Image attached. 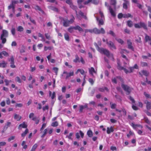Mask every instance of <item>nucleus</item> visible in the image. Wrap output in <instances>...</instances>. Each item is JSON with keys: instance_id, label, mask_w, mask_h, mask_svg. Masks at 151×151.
<instances>
[{"instance_id": "f257e3e1", "label": "nucleus", "mask_w": 151, "mask_h": 151, "mask_svg": "<svg viewBox=\"0 0 151 151\" xmlns=\"http://www.w3.org/2000/svg\"><path fill=\"white\" fill-rule=\"evenodd\" d=\"M72 18L69 20H68L67 18H64L62 17H60L61 19V22H63V25L64 27H68L70 24L73 23L74 22L75 18L73 15H72Z\"/></svg>"}, {"instance_id": "f03ea898", "label": "nucleus", "mask_w": 151, "mask_h": 151, "mask_svg": "<svg viewBox=\"0 0 151 151\" xmlns=\"http://www.w3.org/2000/svg\"><path fill=\"white\" fill-rule=\"evenodd\" d=\"M121 87L126 92V94L127 95L129 94L131 91L133 90V88L126 84H122Z\"/></svg>"}, {"instance_id": "7ed1b4c3", "label": "nucleus", "mask_w": 151, "mask_h": 151, "mask_svg": "<svg viewBox=\"0 0 151 151\" xmlns=\"http://www.w3.org/2000/svg\"><path fill=\"white\" fill-rule=\"evenodd\" d=\"M8 36V32L6 30H2V33L1 36V40H2V43L4 44L6 42V37Z\"/></svg>"}, {"instance_id": "20e7f679", "label": "nucleus", "mask_w": 151, "mask_h": 151, "mask_svg": "<svg viewBox=\"0 0 151 151\" xmlns=\"http://www.w3.org/2000/svg\"><path fill=\"white\" fill-rule=\"evenodd\" d=\"M134 26L136 28L139 29L141 28H143L145 29H147V25L144 22H140L138 23L135 24H134Z\"/></svg>"}, {"instance_id": "39448f33", "label": "nucleus", "mask_w": 151, "mask_h": 151, "mask_svg": "<svg viewBox=\"0 0 151 151\" xmlns=\"http://www.w3.org/2000/svg\"><path fill=\"white\" fill-rule=\"evenodd\" d=\"M118 69L120 70H123L124 72L127 74L132 73L133 71V68L132 67H130L129 68V70H128L126 68H124V67L121 66L119 64H118Z\"/></svg>"}, {"instance_id": "423d86ee", "label": "nucleus", "mask_w": 151, "mask_h": 151, "mask_svg": "<svg viewBox=\"0 0 151 151\" xmlns=\"http://www.w3.org/2000/svg\"><path fill=\"white\" fill-rule=\"evenodd\" d=\"M92 33H94L96 34H99L101 33L104 34L105 32L104 29L103 28H101L100 30L99 29L96 28H95L92 29Z\"/></svg>"}, {"instance_id": "0eeeda50", "label": "nucleus", "mask_w": 151, "mask_h": 151, "mask_svg": "<svg viewBox=\"0 0 151 151\" xmlns=\"http://www.w3.org/2000/svg\"><path fill=\"white\" fill-rule=\"evenodd\" d=\"M18 3L19 1H12V4L8 6V9H10L12 8L13 13H14L15 12V5Z\"/></svg>"}, {"instance_id": "6e6552de", "label": "nucleus", "mask_w": 151, "mask_h": 151, "mask_svg": "<svg viewBox=\"0 0 151 151\" xmlns=\"http://www.w3.org/2000/svg\"><path fill=\"white\" fill-rule=\"evenodd\" d=\"M63 74H66L65 78L66 79H68L71 76H73L74 75V72L73 71H70L69 73H68L66 71H64L63 73Z\"/></svg>"}, {"instance_id": "1a4fd4ad", "label": "nucleus", "mask_w": 151, "mask_h": 151, "mask_svg": "<svg viewBox=\"0 0 151 151\" xmlns=\"http://www.w3.org/2000/svg\"><path fill=\"white\" fill-rule=\"evenodd\" d=\"M99 52L101 53L104 54L107 57L109 56V54H110L109 51L108 50L103 48H101L99 50Z\"/></svg>"}, {"instance_id": "9d476101", "label": "nucleus", "mask_w": 151, "mask_h": 151, "mask_svg": "<svg viewBox=\"0 0 151 151\" xmlns=\"http://www.w3.org/2000/svg\"><path fill=\"white\" fill-rule=\"evenodd\" d=\"M105 5L106 6L108 7V9L109 10V12L111 13V15L113 17L115 16L116 14L115 13V12L113 10V9H112L111 6L108 5L107 3L106 2L105 3Z\"/></svg>"}, {"instance_id": "9b49d317", "label": "nucleus", "mask_w": 151, "mask_h": 151, "mask_svg": "<svg viewBox=\"0 0 151 151\" xmlns=\"http://www.w3.org/2000/svg\"><path fill=\"white\" fill-rule=\"evenodd\" d=\"M107 44L108 45L109 47L112 50L116 49V47L112 41H110L109 42H107Z\"/></svg>"}, {"instance_id": "f8f14e48", "label": "nucleus", "mask_w": 151, "mask_h": 151, "mask_svg": "<svg viewBox=\"0 0 151 151\" xmlns=\"http://www.w3.org/2000/svg\"><path fill=\"white\" fill-rule=\"evenodd\" d=\"M128 48L129 49H131L132 50H134V48L132 46V43L131 40H127Z\"/></svg>"}, {"instance_id": "ddd939ff", "label": "nucleus", "mask_w": 151, "mask_h": 151, "mask_svg": "<svg viewBox=\"0 0 151 151\" xmlns=\"http://www.w3.org/2000/svg\"><path fill=\"white\" fill-rule=\"evenodd\" d=\"M120 80L121 82L123 81V79L120 76L116 77V78H114L112 79V82L115 83H117V80Z\"/></svg>"}, {"instance_id": "4468645a", "label": "nucleus", "mask_w": 151, "mask_h": 151, "mask_svg": "<svg viewBox=\"0 0 151 151\" xmlns=\"http://www.w3.org/2000/svg\"><path fill=\"white\" fill-rule=\"evenodd\" d=\"M139 74L141 76H142V74L146 76H148L149 75V73L146 70H142L141 72H139Z\"/></svg>"}, {"instance_id": "2eb2a0df", "label": "nucleus", "mask_w": 151, "mask_h": 151, "mask_svg": "<svg viewBox=\"0 0 151 151\" xmlns=\"http://www.w3.org/2000/svg\"><path fill=\"white\" fill-rule=\"evenodd\" d=\"M144 103L146 104V108L148 110L151 109V103L148 101L146 100L145 101Z\"/></svg>"}, {"instance_id": "dca6fc26", "label": "nucleus", "mask_w": 151, "mask_h": 151, "mask_svg": "<svg viewBox=\"0 0 151 151\" xmlns=\"http://www.w3.org/2000/svg\"><path fill=\"white\" fill-rule=\"evenodd\" d=\"M10 64L11 67L12 68H14L16 67L15 65H14V59L13 56H12L10 58Z\"/></svg>"}, {"instance_id": "f3484780", "label": "nucleus", "mask_w": 151, "mask_h": 151, "mask_svg": "<svg viewBox=\"0 0 151 151\" xmlns=\"http://www.w3.org/2000/svg\"><path fill=\"white\" fill-rule=\"evenodd\" d=\"M89 73L92 76H93V73H96V72L93 67H91L89 68Z\"/></svg>"}, {"instance_id": "a211bd4d", "label": "nucleus", "mask_w": 151, "mask_h": 151, "mask_svg": "<svg viewBox=\"0 0 151 151\" xmlns=\"http://www.w3.org/2000/svg\"><path fill=\"white\" fill-rule=\"evenodd\" d=\"M96 20L97 21L99 22V25H102L104 24V19H99V18L97 17H96Z\"/></svg>"}, {"instance_id": "6ab92c4d", "label": "nucleus", "mask_w": 151, "mask_h": 151, "mask_svg": "<svg viewBox=\"0 0 151 151\" xmlns=\"http://www.w3.org/2000/svg\"><path fill=\"white\" fill-rule=\"evenodd\" d=\"M74 29L78 30L80 32H83V29L79 26L76 25L74 27Z\"/></svg>"}, {"instance_id": "aec40b11", "label": "nucleus", "mask_w": 151, "mask_h": 151, "mask_svg": "<svg viewBox=\"0 0 151 151\" xmlns=\"http://www.w3.org/2000/svg\"><path fill=\"white\" fill-rule=\"evenodd\" d=\"M125 2L123 3V7L124 9H127V6L129 4V2L127 1H125Z\"/></svg>"}, {"instance_id": "412c9836", "label": "nucleus", "mask_w": 151, "mask_h": 151, "mask_svg": "<svg viewBox=\"0 0 151 151\" xmlns=\"http://www.w3.org/2000/svg\"><path fill=\"white\" fill-rule=\"evenodd\" d=\"M27 125L25 124V122H23V123L19 125L18 129H20V127L24 128H27Z\"/></svg>"}, {"instance_id": "4be33fe9", "label": "nucleus", "mask_w": 151, "mask_h": 151, "mask_svg": "<svg viewBox=\"0 0 151 151\" xmlns=\"http://www.w3.org/2000/svg\"><path fill=\"white\" fill-rule=\"evenodd\" d=\"M22 117L19 115L16 114H14V118L17 121H19L21 119Z\"/></svg>"}, {"instance_id": "5701e85b", "label": "nucleus", "mask_w": 151, "mask_h": 151, "mask_svg": "<svg viewBox=\"0 0 151 151\" xmlns=\"http://www.w3.org/2000/svg\"><path fill=\"white\" fill-rule=\"evenodd\" d=\"M113 131L114 129L112 127L107 128V134H109L111 132H113Z\"/></svg>"}, {"instance_id": "b1692460", "label": "nucleus", "mask_w": 151, "mask_h": 151, "mask_svg": "<svg viewBox=\"0 0 151 151\" xmlns=\"http://www.w3.org/2000/svg\"><path fill=\"white\" fill-rule=\"evenodd\" d=\"M127 25L129 27H131L133 25V22L131 20H128L127 22Z\"/></svg>"}, {"instance_id": "393cba45", "label": "nucleus", "mask_w": 151, "mask_h": 151, "mask_svg": "<svg viewBox=\"0 0 151 151\" xmlns=\"http://www.w3.org/2000/svg\"><path fill=\"white\" fill-rule=\"evenodd\" d=\"M11 124V123L10 122H7V123L5 124V126L4 127V130H6L8 127H9L10 126Z\"/></svg>"}, {"instance_id": "a878e982", "label": "nucleus", "mask_w": 151, "mask_h": 151, "mask_svg": "<svg viewBox=\"0 0 151 151\" xmlns=\"http://www.w3.org/2000/svg\"><path fill=\"white\" fill-rule=\"evenodd\" d=\"M29 130L28 129H26L25 131L22 133L21 134V136L22 137H24L28 133Z\"/></svg>"}, {"instance_id": "bb28decb", "label": "nucleus", "mask_w": 151, "mask_h": 151, "mask_svg": "<svg viewBox=\"0 0 151 151\" xmlns=\"http://www.w3.org/2000/svg\"><path fill=\"white\" fill-rule=\"evenodd\" d=\"M70 7L72 9H73L75 11L76 13V14H77V11H76V9H77V7L76 6L74 5L73 4H70Z\"/></svg>"}, {"instance_id": "cd10ccee", "label": "nucleus", "mask_w": 151, "mask_h": 151, "mask_svg": "<svg viewBox=\"0 0 151 151\" xmlns=\"http://www.w3.org/2000/svg\"><path fill=\"white\" fill-rule=\"evenodd\" d=\"M49 95L50 96H51V99H53L55 96V92H53L52 93V95L51 96V92L50 91H49Z\"/></svg>"}, {"instance_id": "c85d7f7f", "label": "nucleus", "mask_w": 151, "mask_h": 151, "mask_svg": "<svg viewBox=\"0 0 151 151\" xmlns=\"http://www.w3.org/2000/svg\"><path fill=\"white\" fill-rule=\"evenodd\" d=\"M7 63L4 61H3L1 63H0V67L5 68L6 67Z\"/></svg>"}, {"instance_id": "c756f323", "label": "nucleus", "mask_w": 151, "mask_h": 151, "mask_svg": "<svg viewBox=\"0 0 151 151\" xmlns=\"http://www.w3.org/2000/svg\"><path fill=\"white\" fill-rule=\"evenodd\" d=\"M87 134L88 136L90 137L93 136V132L91 130H89L88 131Z\"/></svg>"}, {"instance_id": "7c9ffc66", "label": "nucleus", "mask_w": 151, "mask_h": 151, "mask_svg": "<svg viewBox=\"0 0 151 151\" xmlns=\"http://www.w3.org/2000/svg\"><path fill=\"white\" fill-rule=\"evenodd\" d=\"M123 17L125 18H128L129 17L132 18V16L130 14L128 13L127 14H124Z\"/></svg>"}, {"instance_id": "2f4dec72", "label": "nucleus", "mask_w": 151, "mask_h": 151, "mask_svg": "<svg viewBox=\"0 0 151 151\" xmlns=\"http://www.w3.org/2000/svg\"><path fill=\"white\" fill-rule=\"evenodd\" d=\"M38 36L39 37H41V38L42 39L41 40L43 42L45 41V39L42 34L39 33L38 34Z\"/></svg>"}, {"instance_id": "473e14b6", "label": "nucleus", "mask_w": 151, "mask_h": 151, "mask_svg": "<svg viewBox=\"0 0 151 151\" xmlns=\"http://www.w3.org/2000/svg\"><path fill=\"white\" fill-rule=\"evenodd\" d=\"M111 4L114 6V9H116V0H111L110 1Z\"/></svg>"}, {"instance_id": "72a5a7b5", "label": "nucleus", "mask_w": 151, "mask_h": 151, "mask_svg": "<svg viewBox=\"0 0 151 151\" xmlns=\"http://www.w3.org/2000/svg\"><path fill=\"white\" fill-rule=\"evenodd\" d=\"M107 35H110L114 37L115 36V34L113 31L111 30H110L109 31L107 32Z\"/></svg>"}, {"instance_id": "f704fd0d", "label": "nucleus", "mask_w": 151, "mask_h": 151, "mask_svg": "<svg viewBox=\"0 0 151 151\" xmlns=\"http://www.w3.org/2000/svg\"><path fill=\"white\" fill-rule=\"evenodd\" d=\"M99 89L100 91L101 92H104L105 90H106L107 92L109 91V90L108 88L106 87L102 88H100Z\"/></svg>"}, {"instance_id": "c9c22d12", "label": "nucleus", "mask_w": 151, "mask_h": 151, "mask_svg": "<svg viewBox=\"0 0 151 151\" xmlns=\"http://www.w3.org/2000/svg\"><path fill=\"white\" fill-rule=\"evenodd\" d=\"M76 58L73 60L74 62L75 63H77L78 62H80V60H79V57L77 55H76L75 56Z\"/></svg>"}, {"instance_id": "e433bc0d", "label": "nucleus", "mask_w": 151, "mask_h": 151, "mask_svg": "<svg viewBox=\"0 0 151 151\" xmlns=\"http://www.w3.org/2000/svg\"><path fill=\"white\" fill-rule=\"evenodd\" d=\"M146 6L147 8V10L150 12L149 14V16L150 18L151 19V8L149 6H147V5H146Z\"/></svg>"}, {"instance_id": "4c0bfd02", "label": "nucleus", "mask_w": 151, "mask_h": 151, "mask_svg": "<svg viewBox=\"0 0 151 151\" xmlns=\"http://www.w3.org/2000/svg\"><path fill=\"white\" fill-rule=\"evenodd\" d=\"M17 30L18 31L22 32L24 30V28L22 26H19L17 27Z\"/></svg>"}, {"instance_id": "58836bf2", "label": "nucleus", "mask_w": 151, "mask_h": 151, "mask_svg": "<svg viewBox=\"0 0 151 151\" xmlns=\"http://www.w3.org/2000/svg\"><path fill=\"white\" fill-rule=\"evenodd\" d=\"M32 120L34 121L35 122V123L36 124H37L39 123V119L38 118H37L36 117H34L32 119Z\"/></svg>"}, {"instance_id": "ea45409f", "label": "nucleus", "mask_w": 151, "mask_h": 151, "mask_svg": "<svg viewBox=\"0 0 151 151\" xmlns=\"http://www.w3.org/2000/svg\"><path fill=\"white\" fill-rule=\"evenodd\" d=\"M38 146L37 144H35L32 147L31 151H35Z\"/></svg>"}, {"instance_id": "a19ab883", "label": "nucleus", "mask_w": 151, "mask_h": 151, "mask_svg": "<svg viewBox=\"0 0 151 151\" xmlns=\"http://www.w3.org/2000/svg\"><path fill=\"white\" fill-rule=\"evenodd\" d=\"M48 8L52 10L55 11H58V9L52 6H48Z\"/></svg>"}, {"instance_id": "79ce46f5", "label": "nucleus", "mask_w": 151, "mask_h": 151, "mask_svg": "<svg viewBox=\"0 0 151 151\" xmlns=\"http://www.w3.org/2000/svg\"><path fill=\"white\" fill-rule=\"evenodd\" d=\"M58 124L57 122H55L51 124V126L53 127H56L58 125Z\"/></svg>"}, {"instance_id": "37998d69", "label": "nucleus", "mask_w": 151, "mask_h": 151, "mask_svg": "<svg viewBox=\"0 0 151 151\" xmlns=\"http://www.w3.org/2000/svg\"><path fill=\"white\" fill-rule=\"evenodd\" d=\"M15 80L16 81L18 82L19 83H20L22 82V81L21 79H20V78L18 76H17L16 78L15 79Z\"/></svg>"}, {"instance_id": "c03bdc74", "label": "nucleus", "mask_w": 151, "mask_h": 151, "mask_svg": "<svg viewBox=\"0 0 151 151\" xmlns=\"http://www.w3.org/2000/svg\"><path fill=\"white\" fill-rule=\"evenodd\" d=\"M147 63L143 62H141V65L142 67L147 66Z\"/></svg>"}, {"instance_id": "a18cd8bd", "label": "nucleus", "mask_w": 151, "mask_h": 151, "mask_svg": "<svg viewBox=\"0 0 151 151\" xmlns=\"http://www.w3.org/2000/svg\"><path fill=\"white\" fill-rule=\"evenodd\" d=\"M64 37L65 39L67 41H69V36L67 33H65L64 34Z\"/></svg>"}, {"instance_id": "49530a36", "label": "nucleus", "mask_w": 151, "mask_h": 151, "mask_svg": "<svg viewBox=\"0 0 151 151\" xmlns=\"http://www.w3.org/2000/svg\"><path fill=\"white\" fill-rule=\"evenodd\" d=\"M111 107L112 109H114L116 108V105L115 104H111V102L110 103Z\"/></svg>"}, {"instance_id": "de8ad7c7", "label": "nucleus", "mask_w": 151, "mask_h": 151, "mask_svg": "<svg viewBox=\"0 0 151 151\" xmlns=\"http://www.w3.org/2000/svg\"><path fill=\"white\" fill-rule=\"evenodd\" d=\"M45 35L47 39L48 40H50L51 39V37L48 33L45 34Z\"/></svg>"}, {"instance_id": "09e8293b", "label": "nucleus", "mask_w": 151, "mask_h": 151, "mask_svg": "<svg viewBox=\"0 0 151 151\" xmlns=\"http://www.w3.org/2000/svg\"><path fill=\"white\" fill-rule=\"evenodd\" d=\"M135 41L137 43H142V41L141 40V38L140 37H138V39H137L135 40Z\"/></svg>"}, {"instance_id": "8fccbe9b", "label": "nucleus", "mask_w": 151, "mask_h": 151, "mask_svg": "<svg viewBox=\"0 0 151 151\" xmlns=\"http://www.w3.org/2000/svg\"><path fill=\"white\" fill-rule=\"evenodd\" d=\"M35 9L36 10H38L40 11H42V10L40 8V7L36 5L34 7Z\"/></svg>"}, {"instance_id": "3c124183", "label": "nucleus", "mask_w": 151, "mask_h": 151, "mask_svg": "<svg viewBox=\"0 0 151 151\" xmlns=\"http://www.w3.org/2000/svg\"><path fill=\"white\" fill-rule=\"evenodd\" d=\"M12 81L10 80H8L7 79H5L4 80V82L6 83V85L7 86H8L10 83Z\"/></svg>"}, {"instance_id": "603ef678", "label": "nucleus", "mask_w": 151, "mask_h": 151, "mask_svg": "<svg viewBox=\"0 0 151 151\" xmlns=\"http://www.w3.org/2000/svg\"><path fill=\"white\" fill-rule=\"evenodd\" d=\"M74 27H71L68 29V31L72 33L73 31V29H74Z\"/></svg>"}, {"instance_id": "864d4df0", "label": "nucleus", "mask_w": 151, "mask_h": 151, "mask_svg": "<svg viewBox=\"0 0 151 151\" xmlns=\"http://www.w3.org/2000/svg\"><path fill=\"white\" fill-rule=\"evenodd\" d=\"M53 48V47H47L45 46L44 47V50L45 51H47L48 50H51Z\"/></svg>"}, {"instance_id": "5fc2aeb1", "label": "nucleus", "mask_w": 151, "mask_h": 151, "mask_svg": "<svg viewBox=\"0 0 151 151\" xmlns=\"http://www.w3.org/2000/svg\"><path fill=\"white\" fill-rule=\"evenodd\" d=\"M144 120L145 122L148 124H150L151 122L147 118H145V119Z\"/></svg>"}, {"instance_id": "6e6d98bb", "label": "nucleus", "mask_w": 151, "mask_h": 151, "mask_svg": "<svg viewBox=\"0 0 151 151\" xmlns=\"http://www.w3.org/2000/svg\"><path fill=\"white\" fill-rule=\"evenodd\" d=\"M2 52V53L3 54V55L4 56H9V54L6 52V51H3Z\"/></svg>"}, {"instance_id": "4d7b16f0", "label": "nucleus", "mask_w": 151, "mask_h": 151, "mask_svg": "<svg viewBox=\"0 0 151 151\" xmlns=\"http://www.w3.org/2000/svg\"><path fill=\"white\" fill-rule=\"evenodd\" d=\"M53 70L55 71L56 75H57L58 68L56 67H54L53 68Z\"/></svg>"}, {"instance_id": "13d9d810", "label": "nucleus", "mask_w": 151, "mask_h": 151, "mask_svg": "<svg viewBox=\"0 0 151 151\" xmlns=\"http://www.w3.org/2000/svg\"><path fill=\"white\" fill-rule=\"evenodd\" d=\"M145 40L146 42L148 40L150 41L151 40V37H150L147 35H146L145 37Z\"/></svg>"}, {"instance_id": "bf43d9fd", "label": "nucleus", "mask_w": 151, "mask_h": 151, "mask_svg": "<svg viewBox=\"0 0 151 151\" xmlns=\"http://www.w3.org/2000/svg\"><path fill=\"white\" fill-rule=\"evenodd\" d=\"M12 34L14 36L15 33V29L14 28H12L11 30Z\"/></svg>"}, {"instance_id": "052dcab7", "label": "nucleus", "mask_w": 151, "mask_h": 151, "mask_svg": "<svg viewBox=\"0 0 151 151\" xmlns=\"http://www.w3.org/2000/svg\"><path fill=\"white\" fill-rule=\"evenodd\" d=\"M116 40L119 43L121 44H122L124 43L123 41L121 39H118Z\"/></svg>"}, {"instance_id": "680f3d73", "label": "nucleus", "mask_w": 151, "mask_h": 151, "mask_svg": "<svg viewBox=\"0 0 151 151\" xmlns=\"http://www.w3.org/2000/svg\"><path fill=\"white\" fill-rule=\"evenodd\" d=\"M78 71H79L82 75H84V74L85 71L83 69H79Z\"/></svg>"}, {"instance_id": "e2e57ef3", "label": "nucleus", "mask_w": 151, "mask_h": 151, "mask_svg": "<svg viewBox=\"0 0 151 151\" xmlns=\"http://www.w3.org/2000/svg\"><path fill=\"white\" fill-rule=\"evenodd\" d=\"M92 29H86L85 30V33L89 32L91 33H92Z\"/></svg>"}, {"instance_id": "0e129e2a", "label": "nucleus", "mask_w": 151, "mask_h": 151, "mask_svg": "<svg viewBox=\"0 0 151 151\" xmlns=\"http://www.w3.org/2000/svg\"><path fill=\"white\" fill-rule=\"evenodd\" d=\"M124 32L125 33H126L128 34H130V31L129 29H127V28H126L124 30Z\"/></svg>"}, {"instance_id": "69168bd1", "label": "nucleus", "mask_w": 151, "mask_h": 151, "mask_svg": "<svg viewBox=\"0 0 151 151\" xmlns=\"http://www.w3.org/2000/svg\"><path fill=\"white\" fill-rule=\"evenodd\" d=\"M89 82L91 83L92 85H93L94 83V81L91 78H90L88 79Z\"/></svg>"}, {"instance_id": "338daca9", "label": "nucleus", "mask_w": 151, "mask_h": 151, "mask_svg": "<svg viewBox=\"0 0 151 151\" xmlns=\"http://www.w3.org/2000/svg\"><path fill=\"white\" fill-rule=\"evenodd\" d=\"M124 14L122 13H119L118 15V17L119 19H121L122 17H123Z\"/></svg>"}, {"instance_id": "774afa93", "label": "nucleus", "mask_w": 151, "mask_h": 151, "mask_svg": "<svg viewBox=\"0 0 151 151\" xmlns=\"http://www.w3.org/2000/svg\"><path fill=\"white\" fill-rule=\"evenodd\" d=\"M129 99L131 101H132V103H135V101L134 100V99L131 96L129 97Z\"/></svg>"}]
</instances>
